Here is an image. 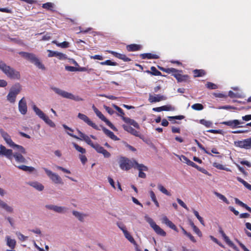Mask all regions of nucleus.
Listing matches in <instances>:
<instances>
[{
    "mask_svg": "<svg viewBox=\"0 0 251 251\" xmlns=\"http://www.w3.org/2000/svg\"><path fill=\"white\" fill-rule=\"evenodd\" d=\"M139 171V177L143 178H145L146 177V175L145 173H143V171H148V168L142 164L137 163L136 166H135V168Z\"/></svg>",
    "mask_w": 251,
    "mask_h": 251,
    "instance_id": "obj_17",
    "label": "nucleus"
},
{
    "mask_svg": "<svg viewBox=\"0 0 251 251\" xmlns=\"http://www.w3.org/2000/svg\"><path fill=\"white\" fill-rule=\"evenodd\" d=\"M0 155H4L10 160L13 158V151L12 150L7 149L4 146L0 145Z\"/></svg>",
    "mask_w": 251,
    "mask_h": 251,
    "instance_id": "obj_15",
    "label": "nucleus"
},
{
    "mask_svg": "<svg viewBox=\"0 0 251 251\" xmlns=\"http://www.w3.org/2000/svg\"><path fill=\"white\" fill-rule=\"evenodd\" d=\"M73 145L75 149L78 152H81V153H85L86 152L85 149L79 146L77 144L74 143Z\"/></svg>",
    "mask_w": 251,
    "mask_h": 251,
    "instance_id": "obj_44",
    "label": "nucleus"
},
{
    "mask_svg": "<svg viewBox=\"0 0 251 251\" xmlns=\"http://www.w3.org/2000/svg\"><path fill=\"white\" fill-rule=\"evenodd\" d=\"M0 70L9 78L14 79H20L21 77L19 72L7 65L0 60Z\"/></svg>",
    "mask_w": 251,
    "mask_h": 251,
    "instance_id": "obj_2",
    "label": "nucleus"
},
{
    "mask_svg": "<svg viewBox=\"0 0 251 251\" xmlns=\"http://www.w3.org/2000/svg\"><path fill=\"white\" fill-rule=\"evenodd\" d=\"M73 214L80 221H82L83 220V216L80 213L76 211H73Z\"/></svg>",
    "mask_w": 251,
    "mask_h": 251,
    "instance_id": "obj_49",
    "label": "nucleus"
},
{
    "mask_svg": "<svg viewBox=\"0 0 251 251\" xmlns=\"http://www.w3.org/2000/svg\"><path fill=\"white\" fill-rule=\"evenodd\" d=\"M18 108L20 112L23 114L25 115L27 112V105L26 102L25 98H23L19 102Z\"/></svg>",
    "mask_w": 251,
    "mask_h": 251,
    "instance_id": "obj_18",
    "label": "nucleus"
},
{
    "mask_svg": "<svg viewBox=\"0 0 251 251\" xmlns=\"http://www.w3.org/2000/svg\"><path fill=\"white\" fill-rule=\"evenodd\" d=\"M138 162L134 160H130L126 157L121 156L119 161L120 168L124 171H128L132 168H135Z\"/></svg>",
    "mask_w": 251,
    "mask_h": 251,
    "instance_id": "obj_4",
    "label": "nucleus"
},
{
    "mask_svg": "<svg viewBox=\"0 0 251 251\" xmlns=\"http://www.w3.org/2000/svg\"><path fill=\"white\" fill-rule=\"evenodd\" d=\"M101 153L102 154L104 157L105 158H108L111 155L110 153L104 149Z\"/></svg>",
    "mask_w": 251,
    "mask_h": 251,
    "instance_id": "obj_64",
    "label": "nucleus"
},
{
    "mask_svg": "<svg viewBox=\"0 0 251 251\" xmlns=\"http://www.w3.org/2000/svg\"><path fill=\"white\" fill-rule=\"evenodd\" d=\"M151 71H147L146 72L148 74H151L155 76H160L162 75V74L160 72H159L158 70L156 69V68L152 66L151 68Z\"/></svg>",
    "mask_w": 251,
    "mask_h": 251,
    "instance_id": "obj_32",
    "label": "nucleus"
},
{
    "mask_svg": "<svg viewBox=\"0 0 251 251\" xmlns=\"http://www.w3.org/2000/svg\"><path fill=\"white\" fill-rule=\"evenodd\" d=\"M10 147H12L13 148H16L18 151H19L20 152H21V153H22L23 154L26 153L25 150L22 146L17 145L14 143V144H13V145H11L10 146Z\"/></svg>",
    "mask_w": 251,
    "mask_h": 251,
    "instance_id": "obj_38",
    "label": "nucleus"
},
{
    "mask_svg": "<svg viewBox=\"0 0 251 251\" xmlns=\"http://www.w3.org/2000/svg\"><path fill=\"white\" fill-rule=\"evenodd\" d=\"M0 12H5L7 13H12V11L11 9H8V8H0Z\"/></svg>",
    "mask_w": 251,
    "mask_h": 251,
    "instance_id": "obj_63",
    "label": "nucleus"
},
{
    "mask_svg": "<svg viewBox=\"0 0 251 251\" xmlns=\"http://www.w3.org/2000/svg\"><path fill=\"white\" fill-rule=\"evenodd\" d=\"M104 109H105V110L110 115H112L114 113V110L112 109V108L109 107V106H104Z\"/></svg>",
    "mask_w": 251,
    "mask_h": 251,
    "instance_id": "obj_62",
    "label": "nucleus"
},
{
    "mask_svg": "<svg viewBox=\"0 0 251 251\" xmlns=\"http://www.w3.org/2000/svg\"><path fill=\"white\" fill-rule=\"evenodd\" d=\"M234 200L236 204L245 208L246 210L251 213V208L250 207L248 206L246 204L244 203L237 198H235Z\"/></svg>",
    "mask_w": 251,
    "mask_h": 251,
    "instance_id": "obj_31",
    "label": "nucleus"
},
{
    "mask_svg": "<svg viewBox=\"0 0 251 251\" xmlns=\"http://www.w3.org/2000/svg\"><path fill=\"white\" fill-rule=\"evenodd\" d=\"M65 69L70 72H76L77 71V67H73V66H66Z\"/></svg>",
    "mask_w": 251,
    "mask_h": 251,
    "instance_id": "obj_53",
    "label": "nucleus"
},
{
    "mask_svg": "<svg viewBox=\"0 0 251 251\" xmlns=\"http://www.w3.org/2000/svg\"><path fill=\"white\" fill-rule=\"evenodd\" d=\"M163 111H171L174 110V108L170 105H163L162 106Z\"/></svg>",
    "mask_w": 251,
    "mask_h": 251,
    "instance_id": "obj_58",
    "label": "nucleus"
},
{
    "mask_svg": "<svg viewBox=\"0 0 251 251\" xmlns=\"http://www.w3.org/2000/svg\"><path fill=\"white\" fill-rule=\"evenodd\" d=\"M30 185L39 191H42L44 188V186L42 184L37 182H31L30 183Z\"/></svg>",
    "mask_w": 251,
    "mask_h": 251,
    "instance_id": "obj_36",
    "label": "nucleus"
},
{
    "mask_svg": "<svg viewBox=\"0 0 251 251\" xmlns=\"http://www.w3.org/2000/svg\"><path fill=\"white\" fill-rule=\"evenodd\" d=\"M0 207L4 209L7 212L12 213L13 211L12 207L8 205L5 202L0 199Z\"/></svg>",
    "mask_w": 251,
    "mask_h": 251,
    "instance_id": "obj_30",
    "label": "nucleus"
},
{
    "mask_svg": "<svg viewBox=\"0 0 251 251\" xmlns=\"http://www.w3.org/2000/svg\"><path fill=\"white\" fill-rule=\"evenodd\" d=\"M102 130L103 132L111 139L114 141L119 140V138L117 136H116L113 132L107 129L105 127H102Z\"/></svg>",
    "mask_w": 251,
    "mask_h": 251,
    "instance_id": "obj_23",
    "label": "nucleus"
},
{
    "mask_svg": "<svg viewBox=\"0 0 251 251\" xmlns=\"http://www.w3.org/2000/svg\"><path fill=\"white\" fill-rule=\"evenodd\" d=\"M13 156L15 157L16 161L18 162L25 163L26 162V159L21 153L16 152L13 155Z\"/></svg>",
    "mask_w": 251,
    "mask_h": 251,
    "instance_id": "obj_28",
    "label": "nucleus"
},
{
    "mask_svg": "<svg viewBox=\"0 0 251 251\" xmlns=\"http://www.w3.org/2000/svg\"><path fill=\"white\" fill-rule=\"evenodd\" d=\"M177 202L184 208H185L186 210L188 211L189 208L185 204V203L180 199L177 198L176 200Z\"/></svg>",
    "mask_w": 251,
    "mask_h": 251,
    "instance_id": "obj_52",
    "label": "nucleus"
},
{
    "mask_svg": "<svg viewBox=\"0 0 251 251\" xmlns=\"http://www.w3.org/2000/svg\"><path fill=\"white\" fill-rule=\"evenodd\" d=\"M92 108L95 112L96 115L102 121L104 122L106 124L109 126L114 131H117V128L108 120H107L102 113L94 105H93Z\"/></svg>",
    "mask_w": 251,
    "mask_h": 251,
    "instance_id": "obj_9",
    "label": "nucleus"
},
{
    "mask_svg": "<svg viewBox=\"0 0 251 251\" xmlns=\"http://www.w3.org/2000/svg\"><path fill=\"white\" fill-rule=\"evenodd\" d=\"M78 133L79 134V135L80 137H78V136L74 135L71 132H67V133L71 136L73 137V138L76 139H79L85 141L87 144H88L89 145H90L91 147H93V146H94V144L93 142L90 139V138L88 136L85 135V134L83 133L82 132H81L79 130H77Z\"/></svg>",
    "mask_w": 251,
    "mask_h": 251,
    "instance_id": "obj_10",
    "label": "nucleus"
},
{
    "mask_svg": "<svg viewBox=\"0 0 251 251\" xmlns=\"http://www.w3.org/2000/svg\"><path fill=\"white\" fill-rule=\"evenodd\" d=\"M18 168L25 172H32L34 170L32 167L27 166L25 165H20L17 166Z\"/></svg>",
    "mask_w": 251,
    "mask_h": 251,
    "instance_id": "obj_37",
    "label": "nucleus"
},
{
    "mask_svg": "<svg viewBox=\"0 0 251 251\" xmlns=\"http://www.w3.org/2000/svg\"><path fill=\"white\" fill-rule=\"evenodd\" d=\"M219 232L222 235L224 241L230 247L232 248L236 251H239L236 246L235 245V244H233V243L229 239L228 237L226 235L221 228L219 229Z\"/></svg>",
    "mask_w": 251,
    "mask_h": 251,
    "instance_id": "obj_14",
    "label": "nucleus"
},
{
    "mask_svg": "<svg viewBox=\"0 0 251 251\" xmlns=\"http://www.w3.org/2000/svg\"><path fill=\"white\" fill-rule=\"evenodd\" d=\"M203 106L201 103H195L192 105V108L195 110H201L203 109Z\"/></svg>",
    "mask_w": 251,
    "mask_h": 251,
    "instance_id": "obj_45",
    "label": "nucleus"
},
{
    "mask_svg": "<svg viewBox=\"0 0 251 251\" xmlns=\"http://www.w3.org/2000/svg\"><path fill=\"white\" fill-rule=\"evenodd\" d=\"M213 166L216 168L218 169L221 170H225L227 172H231V170L228 168L225 167L223 165L219 164L217 162H214L213 163Z\"/></svg>",
    "mask_w": 251,
    "mask_h": 251,
    "instance_id": "obj_35",
    "label": "nucleus"
},
{
    "mask_svg": "<svg viewBox=\"0 0 251 251\" xmlns=\"http://www.w3.org/2000/svg\"><path fill=\"white\" fill-rule=\"evenodd\" d=\"M42 7L44 8V9H46L48 10H50V11H54L55 10L53 9L54 8V4L52 3V2H46L45 3H44L42 4Z\"/></svg>",
    "mask_w": 251,
    "mask_h": 251,
    "instance_id": "obj_33",
    "label": "nucleus"
},
{
    "mask_svg": "<svg viewBox=\"0 0 251 251\" xmlns=\"http://www.w3.org/2000/svg\"><path fill=\"white\" fill-rule=\"evenodd\" d=\"M93 148H94V149H95V150L98 152V153H101L102 151L104 150V148L100 146L99 144H94V146H93L92 147Z\"/></svg>",
    "mask_w": 251,
    "mask_h": 251,
    "instance_id": "obj_48",
    "label": "nucleus"
},
{
    "mask_svg": "<svg viewBox=\"0 0 251 251\" xmlns=\"http://www.w3.org/2000/svg\"><path fill=\"white\" fill-rule=\"evenodd\" d=\"M56 168L58 169V170H61L62 171H63V172L64 173H66L67 174H71V172L70 171V170H67L62 167H61V166H56Z\"/></svg>",
    "mask_w": 251,
    "mask_h": 251,
    "instance_id": "obj_59",
    "label": "nucleus"
},
{
    "mask_svg": "<svg viewBox=\"0 0 251 251\" xmlns=\"http://www.w3.org/2000/svg\"><path fill=\"white\" fill-rule=\"evenodd\" d=\"M124 234L125 236V237L131 243L133 244L134 245H136V243L133 238V237L130 235L129 232L127 231H124Z\"/></svg>",
    "mask_w": 251,
    "mask_h": 251,
    "instance_id": "obj_34",
    "label": "nucleus"
},
{
    "mask_svg": "<svg viewBox=\"0 0 251 251\" xmlns=\"http://www.w3.org/2000/svg\"><path fill=\"white\" fill-rule=\"evenodd\" d=\"M141 58L143 59H158L159 58V55L155 54H152L151 53H142L140 55Z\"/></svg>",
    "mask_w": 251,
    "mask_h": 251,
    "instance_id": "obj_25",
    "label": "nucleus"
},
{
    "mask_svg": "<svg viewBox=\"0 0 251 251\" xmlns=\"http://www.w3.org/2000/svg\"><path fill=\"white\" fill-rule=\"evenodd\" d=\"M19 53L22 57L30 61V63L33 64L38 69L42 70H46L44 65L35 54L25 51H21Z\"/></svg>",
    "mask_w": 251,
    "mask_h": 251,
    "instance_id": "obj_3",
    "label": "nucleus"
},
{
    "mask_svg": "<svg viewBox=\"0 0 251 251\" xmlns=\"http://www.w3.org/2000/svg\"><path fill=\"white\" fill-rule=\"evenodd\" d=\"M101 65H109V66H117L118 63L116 62H113L110 60H106L105 61L100 62Z\"/></svg>",
    "mask_w": 251,
    "mask_h": 251,
    "instance_id": "obj_42",
    "label": "nucleus"
},
{
    "mask_svg": "<svg viewBox=\"0 0 251 251\" xmlns=\"http://www.w3.org/2000/svg\"><path fill=\"white\" fill-rule=\"evenodd\" d=\"M243 123V122H241L238 120H230L221 123V124L227 126L231 128L244 127V126H240V125Z\"/></svg>",
    "mask_w": 251,
    "mask_h": 251,
    "instance_id": "obj_12",
    "label": "nucleus"
},
{
    "mask_svg": "<svg viewBox=\"0 0 251 251\" xmlns=\"http://www.w3.org/2000/svg\"><path fill=\"white\" fill-rule=\"evenodd\" d=\"M117 225L119 227V228L122 230L123 232L124 231L127 230L125 226L123 224L121 223H117Z\"/></svg>",
    "mask_w": 251,
    "mask_h": 251,
    "instance_id": "obj_61",
    "label": "nucleus"
},
{
    "mask_svg": "<svg viewBox=\"0 0 251 251\" xmlns=\"http://www.w3.org/2000/svg\"><path fill=\"white\" fill-rule=\"evenodd\" d=\"M123 121L125 123L133 126L134 127H135L137 129L140 128V126L139 125V124L135 120H134L133 119H131L127 117V118H123Z\"/></svg>",
    "mask_w": 251,
    "mask_h": 251,
    "instance_id": "obj_27",
    "label": "nucleus"
},
{
    "mask_svg": "<svg viewBox=\"0 0 251 251\" xmlns=\"http://www.w3.org/2000/svg\"><path fill=\"white\" fill-rule=\"evenodd\" d=\"M142 49V46L138 44H130L126 46V50L128 51H135L140 50Z\"/></svg>",
    "mask_w": 251,
    "mask_h": 251,
    "instance_id": "obj_26",
    "label": "nucleus"
},
{
    "mask_svg": "<svg viewBox=\"0 0 251 251\" xmlns=\"http://www.w3.org/2000/svg\"><path fill=\"white\" fill-rule=\"evenodd\" d=\"M206 86L209 89H216L218 88V86L216 84L210 82H207L206 84Z\"/></svg>",
    "mask_w": 251,
    "mask_h": 251,
    "instance_id": "obj_51",
    "label": "nucleus"
},
{
    "mask_svg": "<svg viewBox=\"0 0 251 251\" xmlns=\"http://www.w3.org/2000/svg\"><path fill=\"white\" fill-rule=\"evenodd\" d=\"M167 99L166 96L160 94L155 95L154 96L150 94L149 95V100L151 103H155L160 101L165 100Z\"/></svg>",
    "mask_w": 251,
    "mask_h": 251,
    "instance_id": "obj_16",
    "label": "nucleus"
},
{
    "mask_svg": "<svg viewBox=\"0 0 251 251\" xmlns=\"http://www.w3.org/2000/svg\"><path fill=\"white\" fill-rule=\"evenodd\" d=\"M94 69L92 68L89 69L88 67H77V71L78 72H87L88 73L93 71Z\"/></svg>",
    "mask_w": 251,
    "mask_h": 251,
    "instance_id": "obj_47",
    "label": "nucleus"
},
{
    "mask_svg": "<svg viewBox=\"0 0 251 251\" xmlns=\"http://www.w3.org/2000/svg\"><path fill=\"white\" fill-rule=\"evenodd\" d=\"M66 208L63 206H58L55 205L54 211L59 213H65Z\"/></svg>",
    "mask_w": 251,
    "mask_h": 251,
    "instance_id": "obj_46",
    "label": "nucleus"
},
{
    "mask_svg": "<svg viewBox=\"0 0 251 251\" xmlns=\"http://www.w3.org/2000/svg\"><path fill=\"white\" fill-rule=\"evenodd\" d=\"M0 133L6 143L10 146L14 144V142L12 140L10 136L2 128L0 129Z\"/></svg>",
    "mask_w": 251,
    "mask_h": 251,
    "instance_id": "obj_21",
    "label": "nucleus"
},
{
    "mask_svg": "<svg viewBox=\"0 0 251 251\" xmlns=\"http://www.w3.org/2000/svg\"><path fill=\"white\" fill-rule=\"evenodd\" d=\"M109 52L113 54L115 57L122 59L125 62H128L131 60V59L127 57L125 54L117 53L114 51H110Z\"/></svg>",
    "mask_w": 251,
    "mask_h": 251,
    "instance_id": "obj_24",
    "label": "nucleus"
},
{
    "mask_svg": "<svg viewBox=\"0 0 251 251\" xmlns=\"http://www.w3.org/2000/svg\"><path fill=\"white\" fill-rule=\"evenodd\" d=\"M200 123L205 126L206 127H209L211 126L212 125V123L210 122V121H206L204 119H201L200 120Z\"/></svg>",
    "mask_w": 251,
    "mask_h": 251,
    "instance_id": "obj_50",
    "label": "nucleus"
},
{
    "mask_svg": "<svg viewBox=\"0 0 251 251\" xmlns=\"http://www.w3.org/2000/svg\"><path fill=\"white\" fill-rule=\"evenodd\" d=\"M32 109L36 114L38 115L40 119H42L47 124L52 127H54L55 126V124L35 105H33L32 106Z\"/></svg>",
    "mask_w": 251,
    "mask_h": 251,
    "instance_id": "obj_7",
    "label": "nucleus"
},
{
    "mask_svg": "<svg viewBox=\"0 0 251 251\" xmlns=\"http://www.w3.org/2000/svg\"><path fill=\"white\" fill-rule=\"evenodd\" d=\"M184 118V116L183 115L168 117V119L169 120H171V119L182 120V119H183Z\"/></svg>",
    "mask_w": 251,
    "mask_h": 251,
    "instance_id": "obj_55",
    "label": "nucleus"
},
{
    "mask_svg": "<svg viewBox=\"0 0 251 251\" xmlns=\"http://www.w3.org/2000/svg\"><path fill=\"white\" fill-rule=\"evenodd\" d=\"M158 188L162 193L166 195L167 196H170L171 195V193L169 192L161 184L158 185Z\"/></svg>",
    "mask_w": 251,
    "mask_h": 251,
    "instance_id": "obj_43",
    "label": "nucleus"
},
{
    "mask_svg": "<svg viewBox=\"0 0 251 251\" xmlns=\"http://www.w3.org/2000/svg\"><path fill=\"white\" fill-rule=\"evenodd\" d=\"M52 89L54 91L55 93L63 98L73 100L76 101L83 100V99L79 97L78 96H75L72 93L61 90L59 88L53 87L52 88Z\"/></svg>",
    "mask_w": 251,
    "mask_h": 251,
    "instance_id": "obj_6",
    "label": "nucleus"
},
{
    "mask_svg": "<svg viewBox=\"0 0 251 251\" xmlns=\"http://www.w3.org/2000/svg\"><path fill=\"white\" fill-rule=\"evenodd\" d=\"M113 107L119 112V114L118 115L119 116L121 117L122 120H123V118H126L125 117V114L123 110L118 106L115 104L113 105Z\"/></svg>",
    "mask_w": 251,
    "mask_h": 251,
    "instance_id": "obj_39",
    "label": "nucleus"
},
{
    "mask_svg": "<svg viewBox=\"0 0 251 251\" xmlns=\"http://www.w3.org/2000/svg\"><path fill=\"white\" fill-rule=\"evenodd\" d=\"M194 231L200 237H202V234L201 230L199 229L198 227L196 226L194 227V228H193Z\"/></svg>",
    "mask_w": 251,
    "mask_h": 251,
    "instance_id": "obj_57",
    "label": "nucleus"
},
{
    "mask_svg": "<svg viewBox=\"0 0 251 251\" xmlns=\"http://www.w3.org/2000/svg\"><path fill=\"white\" fill-rule=\"evenodd\" d=\"M47 176L56 184H63L61 178L56 174L52 173L47 168H43Z\"/></svg>",
    "mask_w": 251,
    "mask_h": 251,
    "instance_id": "obj_11",
    "label": "nucleus"
},
{
    "mask_svg": "<svg viewBox=\"0 0 251 251\" xmlns=\"http://www.w3.org/2000/svg\"><path fill=\"white\" fill-rule=\"evenodd\" d=\"M77 117L78 118L83 121L85 123H86L89 126L92 127L93 128L96 130H99L98 126L94 123L92 121H91L86 115L79 113L78 114Z\"/></svg>",
    "mask_w": 251,
    "mask_h": 251,
    "instance_id": "obj_13",
    "label": "nucleus"
},
{
    "mask_svg": "<svg viewBox=\"0 0 251 251\" xmlns=\"http://www.w3.org/2000/svg\"><path fill=\"white\" fill-rule=\"evenodd\" d=\"M56 168L58 169V170H61L62 171H63V172L64 173H66L67 174H71V172L70 171V170H67L62 167H61V166H56Z\"/></svg>",
    "mask_w": 251,
    "mask_h": 251,
    "instance_id": "obj_60",
    "label": "nucleus"
},
{
    "mask_svg": "<svg viewBox=\"0 0 251 251\" xmlns=\"http://www.w3.org/2000/svg\"><path fill=\"white\" fill-rule=\"evenodd\" d=\"M123 127L125 130L127 131L128 132L130 133L132 135H134L136 137H138L142 139L143 136L141 135L139 131H137L133 127L125 125H124Z\"/></svg>",
    "mask_w": 251,
    "mask_h": 251,
    "instance_id": "obj_19",
    "label": "nucleus"
},
{
    "mask_svg": "<svg viewBox=\"0 0 251 251\" xmlns=\"http://www.w3.org/2000/svg\"><path fill=\"white\" fill-rule=\"evenodd\" d=\"M69 44L68 42L64 41L61 43L58 44L57 46L62 48H67L69 47Z\"/></svg>",
    "mask_w": 251,
    "mask_h": 251,
    "instance_id": "obj_54",
    "label": "nucleus"
},
{
    "mask_svg": "<svg viewBox=\"0 0 251 251\" xmlns=\"http://www.w3.org/2000/svg\"><path fill=\"white\" fill-rule=\"evenodd\" d=\"M237 146L241 148L249 149L251 148V138L239 141L237 142Z\"/></svg>",
    "mask_w": 251,
    "mask_h": 251,
    "instance_id": "obj_20",
    "label": "nucleus"
},
{
    "mask_svg": "<svg viewBox=\"0 0 251 251\" xmlns=\"http://www.w3.org/2000/svg\"><path fill=\"white\" fill-rule=\"evenodd\" d=\"M194 77H201L206 74V72L202 69H195L193 71Z\"/></svg>",
    "mask_w": 251,
    "mask_h": 251,
    "instance_id": "obj_29",
    "label": "nucleus"
},
{
    "mask_svg": "<svg viewBox=\"0 0 251 251\" xmlns=\"http://www.w3.org/2000/svg\"><path fill=\"white\" fill-rule=\"evenodd\" d=\"M7 244L11 248L13 249L16 245V241L14 239H11L9 237H7Z\"/></svg>",
    "mask_w": 251,
    "mask_h": 251,
    "instance_id": "obj_40",
    "label": "nucleus"
},
{
    "mask_svg": "<svg viewBox=\"0 0 251 251\" xmlns=\"http://www.w3.org/2000/svg\"><path fill=\"white\" fill-rule=\"evenodd\" d=\"M214 194L220 200H222L223 201H224L226 204H228L229 203V201L227 200V199L226 198V197L225 196H224L223 195H222L219 193L216 192H215L214 193Z\"/></svg>",
    "mask_w": 251,
    "mask_h": 251,
    "instance_id": "obj_41",
    "label": "nucleus"
},
{
    "mask_svg": "<svg viewBox=\"0 0 251 251\" xmlns=\"http://www.w3.org/2000/svg\"><path fill=\"white\" fill-rule=\"evenodd\" d=\"M162 222L163 224L166 225L170 228H172V229L176 231H178L176 225L174 223H173L172 222L170 221L166 216H164L162 218Z\"/></svg>",
    "mask_w": 251,
    "mask_h": 251,
    "instance_id": "obj_22",
    "label": "nucleus"
},
{
    "mask_svg": "<svg viewBox=\"0 0 251 251\" xmlns=\"http://www.w3.org/2000/svg\"><path fill=\"white\" fill-rule=\"evenodd\" d=\"M158 68L162 71L168 74H172V75L176 78L177 82H189L190 76L188 75H182V70H178L174 68H165L158 66Z\"/></svg>",
    "mask_w": 251,
    "mask_h": 251,
    "instance_id": "obj_1",
    "label": "nucleus"
},
{
    "mask_svg": "<svg viewBox=\"0 0 251 251\" xmlns=\"http://www.w3.org/2000/svg\"><path fill=\"white\" fill-rule=\"evenodd\" d=\"M22 90V87L19 83L14 84L10 89V91L6 96L7 100L11 103H14L16 101L17 96Z\"/></svg>",
    "mask_w": 251,
    "mask_h": 251,
    "instance_id": "obj_5",
    "label": "nucleus"
},
{
    "mask_svg": "<svg viewBox=\"0 0 251 251\" xmlns=\"http://www.w3.org/2000/svg\"><path fill=\"white\" fill-rule=\"evenodd\" d=\"M145 218L146 221L150 224V226L153 229L155 232L158 235L162 236H165L166 233L159 226L157 225L153 219L148 216H146Z\"/></svg>",
    "mask_w": 251,
    "mask_h": 251,
    "instance_id": "obj_8",
    "label": "nucleus"
},
{
    "mask_svg": "<svg viewBox=\"0 0 251 251\" xmlns=\"http://www.w3.org/2000/svg\"><path fill=\"white\" fill-rule=\"evenodd\" d=\"M236 241L238 243L240 247L244 250V251H250V250L238 239H236Z\"/></svg>",
    "mask_w": 251,
    "mask_h": 251,
    "instance_id": "obj_56",
    "label": "nucleus"
}]
</instances>
